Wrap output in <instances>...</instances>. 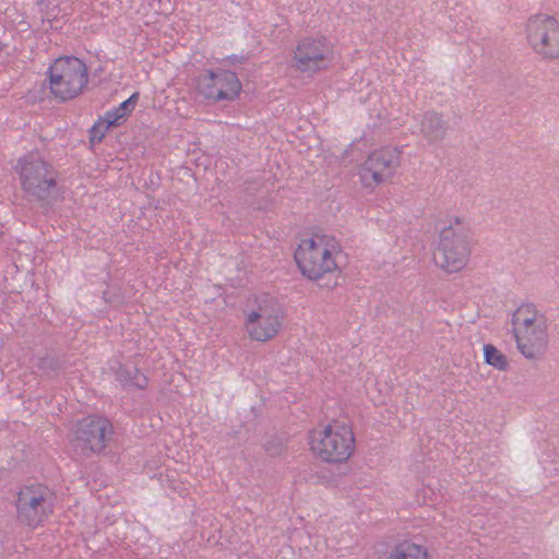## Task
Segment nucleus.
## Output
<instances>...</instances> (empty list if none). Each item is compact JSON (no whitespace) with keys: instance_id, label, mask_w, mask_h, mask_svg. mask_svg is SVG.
Here are the masks:
<instances>
[{"instance_id":"obj_1","label":"nucleus","mask_w":559,"mask_h":559,"mask_svg":"<svg viewBox=\"0 0 559 559\" xmlns=\"http://www.w3.org/2000/svg\"><path fill=\"white\" fill-rule=\"evenodd\" d=\"M342 246L336 238L316 233L299 239L293 258L304 278L334 288L342 274Z\"/></svg>"},{"instance_id":"obj_2","label":"nucleus","mask_w":559,"mask_h":559,"mask_svg":"<svg viewBox=\"0 0 559 559\" xmlns=\"http://www.w3.org/2000/svg\"><path fill=\"white\" fill-rule=\"evenodd\" d=\"M310 454L330 465L348 463L356 452V436L350 424L333 419L319 424L307 433Z\"/></svg>"},{"instance_id":"obj_3","label":"nucleus","mask_w":559,"mask_h":559,"mask_svg":"<svg viewBox=\"0 0 559 559\" xmlns=\"http://www.w3.org/2000/svg\"><path fill=\"white\" fill-rule=\"evenodd\" d=\"M472 238L468 223L463 216H451L439 229L438 240L432 249L435 265L447 274L463 271L471 259Z\"/></svg>"},{"instance_id":"obj_4","label":"nucleus","mask_w":559,"mask_h":559,"mask_svg":"<svg viewBox=\"0 0 559 559\" xmlns=\"http://www.w3.org/2000/svg\"><path fill=\"white\" fill-rule=\"evenodd\" d=\"M512 335L519 353L530 360L542 358L549 346V321L533 304L519 306L511 319Z\"/></svg>"},{"instance_id":"obj_5","label":"nucleus","mask_w":559,"mask_h":559,"mask_svg":"<svg viewBox=\"0 0 559 559\" xmlns=\"http://www.w3.org/2000/svg\"><path fill=\"white\" fill-rule=\"evenodd\" d=\"M284 313L269 294H253L246 300L242 329L251 342L267 343L283 329Z\"/></svg>"},{"instance_id":"obj_6","label":"nucleus","mask_w":559,"mask_h":559,"mask_svg":"<svg viewBox=\"0 0 559 559\" xmlns=\"http://www.w3.org/2000/svg\"><path fill=\"white\" fill-rule=\"evenodd\" d=\"M46 87L58 102H69L83 94L88 84L85 62L74 56H61L52 60L46 71Z\"/></svg>"},{"instance_id":"obj_7","label":"nucleus","mask_w":559,"mask_h":559,"mask_svg":"<svg viewBox=\"0 0 559 559\" xmlns=\"http://www.w3.org/2000/svg\"><path fill=\"white\" fill-rule=\"evenodd\" d=\"M527 47L542 60L559 59V19L548 12H536L523 24Z\"/></svg>"},{"instance_id":"obj_8","label":"nucleus","mask_w":559,"mask_h":559,"mask_svg":"<svg viewBox=\"0 0 559 559\" xmlns=\"http://www.w3.org/2000/svg\"><path fill=\"white\" fill-rule=\"evenodd\" d=\"M21 189L38 200L46 199L57 187L58 174L38 152L20 157L14 166Z\"/></svg>"},{"instance_id":"obj_9","label":"nucleus","mask_w":559,"mask_h":559,"mask_svg":"<svg viewBox=\"0 0 559 559\" xmlns=\"http://www.w3.org/2000/svg\"><path fill=\"white\" fill-rule=\"evenodd\" d=\"M335 63L334 44L323 35L300 38L292 53V67L302 74L330 70Z\"/></svg>"},{"instance_id":"obj_10","label":"nucleus","mask_w":559,"mask_h":559,"mask_svg":"<svg viewBox=\"0 0 559 559\" xmlns=\"http://www.w3.org/2000/svg\"><path fill=\"white\" fill-rule=\"evenodd\" d=\"M55 495L43 484H31L20 489L16 500L17 519L32 528L41 526L53 511Z\"/></svg>"},{"instance_id":"obj_11","label":"nucleus","mask_w":559,"mask_h":559,"mask_svg":"<svg viewBox=\"0 0 559 559\" xmlns=\"http://www.w3.org/2000/svg\"><path fill=\"white\" fill-rule=\"evenodd\" d=\"M402 151L382 146L372 151L359 166L358 176L365 188L374 189L390 179L401 165Z\"/></svg>"},{"instance_id":"obj_12","label":"nucleus","mask_w":559,"mask_h":559,"mask_svg":"<svg viewBox=\"0 0 559 559\" xmlns=\"http://www.w3.org/2000/svg\"><path fill=\"white\" fill-rule=\"evenodd\" d=\"M198 91L213 102H234L242 90L237 74L229 70H207L198 78Z\"/></svg>"},{"instance_id":"obj_13","label":"nucleus","mask_w":559,"mask_h":559,"mask_svg":"<svg viewBox=\"0 0 559 559\" xmlns=\"http://www.w3.org/2000/svg\"><path fill=\"white\" fill-rule=\"evenodd\" d=\"M112 435V424L102 416H90L80 420L74 431L75 441L93 453H102Z\"/></svg>"},{"instance_id":"obj_14","label":"nucleus","mask_w":559,"mask_h":559,"mask_svg":"<svg viewBox=\"0 0 559 559\" xmlns=\"http://www.w3.org/2000/svg\"><path fill=\"white\" fill-rule=\"evenodd\" d=\"M385 559H432V557L425 545L403 540L390 549Z\"/></svg>"},{"instance_id":"obj_15","label":"nucleus","mask_w":559,"mask_h":559,"mask_svg":"<svg viewBox=\"0 0 559 559\" xmlns=\"http://www.w3.org/2000/svg\"><path fill=\"white\" fill-rule=\"evenodd\" d=\"M139 98V92H134L128 99L107 110L102 117L111 128L120 127L128 120L135 109Z\"/></svg>"},{"instance_id":"obj_16","label":"nucleus","mask_w":559,"mask_h":559,"mask_svg":"<svg viewBox=\"0 0 559 559\" xmlns=\"http://www.w3.org/2000/svg\"><path fill=\"white\" fill-rule=\"evenodd\" d=\"M117 380L126 388L145 389L148 383L147 377L132 366H122L117 371Z\"/></svg>"},{"instance_id":"obj_17","label":"nucleus","mask_w":559,"mask_h":559,"mask_svg":"<svg viewBox=\"0 0 559 559\" xmlns=\"http://www.w3.org/2000/svg\"><path fill=\"white\" fill-rule=\"evenodd\" d=\"M483 354L485 362L498 371H506L509 368L508 357L495 345L485 344Z\"/></svg>"},{"instance_id":"obj_18","label":"nucleus","mask_w":559,"mask_h":559,"mask_svg":"<svg viewBox=\"0 0 559 559\" xmlns=\"http://www.w3.org/2000/svg\"><path fill=\"white\" fill-rule=\"evenodd\" d=\"M110 128L106 120L100 117L91 129V142L99 143L106 136Z\"/></svg>"},{"instance_id":"obj_19","label":"nucleus","mask_w":559,"mask_h":559,"mask_svg":"<svg viewBox=\"0 0 559 559\" xmlns=\"http://www.w3.org/2000/svg\"><path fill=\"white\" fill-rule=\"evenodd\" d=\"M57 16V14L55 13H47V19L50 20V19H55Z\"/></svg>"},{"instance_id":"obj_20","label":"nucleus","mask_w":559,"mask_h":559,"mask_svg":"<svg viewBox=\"0 0 559 559\" xmlns=\"http://www.w3.org/2000/svg\"><path fill=\"white\" fill-rule=\"evenodd\" d=\"M44 3L48 7L51 4V0H44Z\"/></svg>"}]
</instances>
